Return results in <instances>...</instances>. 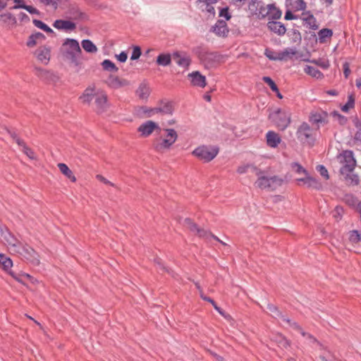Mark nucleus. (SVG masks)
I'll return each mask as SVG.
<instances>
[{
  "mask_svg": "<svg viewBox=\"0 0 361 361\" xmlns=\"http://www.w3.org/2000/svg\"><path fill=\"white\" fill-rule=\"evenodd\" d=\"M153 140V147L158 152L169 150L177 141L178 133L173 128H163Z\"/></svg>",
  "mask_w": 361,
  "mask_h": 361,
  "instance_id": "1",
  "label": "nucleus"
},
{
  "mask_svg": "<svg viewBox=\"0 0 361 361\" xmlns=\"http://www.w3.org/2000/svg\"><path fill=\"white\" fill-rule=\"evenodd\" d=\"M60 54L63 59L73 66H78L81 49L77 40L67 38L60 48Z\"/></svg>",
  "mask_w": 361,
  "mask_h": 361,
  "instance_id": "2",
  "label": "nucleus"
},
{
  "mask_svg": "<svg viewBox=\"0 0 361 361\" xmlns=\"http://www.w3.org/2000/svg\"><path fill=\"white\" fill-rule=\"evenodd\" d=\"M12 267L13 261L11 259L4 254L0 253V267L8 272L15 280L23 285H25L27 281H30L32 283H35L37 281L35 279L27 273H16L11 271Z\"/></svg>",
  "mask_w": 361,
  "mask_h": 361,
  "instance_id": "3",
  "label": "nucleus"
},
{
  "mask_svg": "<svg viewBox=\"0 0 361 361\" xmlns=\"http://www.w3.org/2000/svg\"><path fill=\"white\" fill-rule=\"evenodd\" d=\"M290 117L291 113L288 109H276L269 114L270 120L281 130L289 126Z\"/></svg>",
  "mask_w": 361,
  "mask_h": 361,
  "instance_id": "4",
  "label": "nucleus"
},
{
  "mask_svg": "<svg viewBox=\"0 0 361 361\" xmlns=\"http://www.w3.org/2000/svg\"><path fill=\"white\" fill-rule=\"evenodd\" d=\"M337 161L341 164L340 172L341 174L348 176L355 169L356 161L352 151L346 150L337 157Z\"/></svg>",
  "mask_w": 361,
  "mask_h": 361,
  "instance_id": "5",
  "label": "nucleus"
},
{
  "mask_svg": "<svg viewBox=\"0 0 361 361\" xmlns=\"http://www.w3.org/2000/svg\"><path fill=\"white\" fill-rule=\"evenodd\" d=\"M0 240L6 246L11 253L18 251L22 243L7 229L0 226Z\"/></svg>",
  "mask_w": 361,
  "mask_h": 361,
  "instance_id": "6",
  "label": "nucleus"
},
{
  "mask_svg": "<svg viewBox=\"0 0 361 361\" xmlns=\"http://www.w3.org/2000/svg\"><path fill=\"white\" fill-rule=\"evenodd\" d=\"M298 139L303 144L312 145L316 138V130L312 129L307 123H302L298 128Z\"/></svg>",
  "mask_w": 361,
  "mask_h": 361,
  "instance_id": "7",
  "label": "nucleus"
},
{
  "mask_svg": "<svg viewBox=\"0 0 361 361\" xmlns=\"http://www.w3.org/2000/svg\"><path fill=\"white\" fill-rule=\"evenodd\" d=\"M219 149L214 146H200L195 148L192 154L204 162H209L218 154Z\"/></svg>",
  "mask_w": 361,
  "mask_h": 361,
  "instance_id": "8",
  "label": "nucleus"
},
{
  "mask_svg": "<svg viewBox=\"0 0 361 361\" xmlns=\"http://www.w3.org/2000/svg\"><path fill=\"white\" fill-rule=\"evenodd\" d=\"M143 113L145 114L147 117H153L157 114L161 115H171L173 111V108L171 102H161L157 106L153 108L142 107Z\"/></svg>",
  "mask_w": 361,
  "mask_h": 361,
  "instance_id": "9",
  "label": "nucleus"
},
{
  "mask_svg": "<svg viewBox=\"0 0 361 361\" xmlns=\"http://www.w3.org/2000/svg\"><path fill=\"white\" fill-rule=\"evenodd\" d=\"M267 309L273 317H281L283 319V321L286 322L288 324H290V326L298 330L301 335L304 337H306L307 339H309L310 342L316 341L315 338H313L310 334L305 333L295 322H291L289 319L285 318L283 315H281V313L277 310L276 307H275L274 305L269 304Z\"/></svg>",
  "mask_w": 361,
  "mask_h": 361,
  "instance_id": "10",
  "label": "nucleus"
},
{
  "mask_svg": "<svg viewBox=\"0 0 361 361\" xmlns=\"http://www.w3.org/2000/svg\"><path fill=\"white\" fill-rule=\"evenodd\" d=\"M16 254L24 257L33 265L37 266L39 264L38 254L28 245H24L22 244Z\"/></svg>",
  "mask_w": 361,
  "mask_h": 361,
  "instance_id": "11",
  "label": "nucleus"
},
{
  "mask_svg": "<svg viewBox=\"0 0 361 361\" xmlns=\"http://www.w3.org/2000/svg\"><path fill=\"white\" fill-rule=\"evenodd\" d=\"M161 128L159 123L148 120L140 125L137 128V131L140 133V135L144 137L150 136L154 132L160 133Z\"/></svg>",
  "mask_w": 361,
  "mask_h": 361,
  "instance_id": "12",
  "label": "nucleus"
},
{
  "mask_svg": "<svg viewBox=\"0 0 361 361\" xmlns=\"http://www.w3.org/2000/svg\"><path fill=\"white\" fill-rule=\"evenodd\" d=\"M249 10L253 16L259 20L264 19L268 16L269 4L265 5L262 1H252L249 4Z\"/></svg>",
  "mask_w": 361,
  "mask_h": 361,
  "instance_id": "13",
  "label": "nucleus"
},
{
  "mask_svg": "<svg viewBox=\"0 0 361 361\" xmlns=\"http://www.w3.org/2000/svg\"><path fill=\"white\" fill-rule=\"evenodd\" d=\"M296 184L299 186H305L308 188L319 190L322 185L316 178L311 176L308 172L304 175V177L296 178L295 180Z\"/></svg>",
  "mask_w": 361,
  "mask_h": 361,
  "instance_id": "14",
  "label": "nucleus"
},
{
  "mask_svg": "<svg viewBox=\"0 0 361 361\" xmlns=\"http://www.w3.org/2000/svg\"><path fill=\"white\" fill-rule=\"evenodd\" d=\"M94 105L97 114H103L109 109V104L107 101V96L103 91L101 90L96 94Z\"/></svg>",
  "mask_w": 361,
  "mask_h": 361,
  "instance_id": "15",
  "label": "nucleus"
},
{
  "mask_svg": "<svg viewBox=\"0 0 361 361\" xmlns=\"http://www.w3.org/2000/svg\"><path fill=\"white\" fill-rule=\"evenodd\" d=\"M190 85L193 87L204 88L207 85L206 77L200 71H192L188 75Z\"/></svg>",
  "mask_w": 361,
  "mask_h": 361,
  "instance_id": "16",
  "label": "nucleus"
},
{
  "mask_svg": "<svg viewBox=\"0 0 361 361\" xmlns=\"http://www.w3.org/2000/svg\"><path fill=\"white\" fill-rule=\"evenodd\" d=\"M218 0H198L197 1V8L208 17H214L215 15V9L213 4H216Z\"/></svg>",
  "mask_w": 361,
  "mask_h": 361,
  "instance_id": "17",
  "label": "nucleus"
},
{
  "mask_svg": "<svg viewBox=\"0 0 361 361\" xmlns=\"http://www.w3.org/2000/svg\"><path fill=\"white\" fill-rule=\"evenodd\" d=\"M35 55L40 63L47 65L51 58V47L47 45L41 46L35 51Z\"/></svg>",
  "mask_w": 361,
  "mask_h": 361,
  "instance_id": "18",
  "label": "nucleus"
},
{
  "mask_svg": "<svg viewBox=\"0 0 361 361\" xmlns=\"http://www.w3.org/2000/svg\"><path fill=\"white\" fill-rule=\"evenodd\" d=\"M100 91V90L96 89L94 85L89 86L83 91L79 99L82 104H90L93 99H95L96 94Z\"/></svg>",
  "mask_w": 361,
  "mask_h": 361,
  "instance_id": "19",
  "label": "nucleus"
},
{
  "mask_svg": "<svg viewBox=\"0 0 361 361\" xmlns=\"http://www.w3.org/2000/svg\"><path fill=\"white\" fill-rule=\"evenodd\" d=\"M185 224L192 231L197 233L200 236L205 238L211 237L219 241L223 245H226L224 243L221 241L217 237L214 236V235L211 234L207 231L199 228L195 224H194L190 219H186Z\"/></svg>",
  "mask_w": 361,
  "mask_h": 361,
  "instance_id": "20",
  "label": "nucleus"
},
{
  "mask_svg": "<svg viewBox=\"0 0 361 361\" xmlns=\"http://www.w3.org/2000/svg\"><path fill=\"white\" fill-rule=\"evenodd\" d=\"M35 71L36 75L44 81L56 82L59 80V77L54 73L46 69L36 68Z\"/></svg>",
  "mask_w": 361,
  "mask_h": 361,
  "instance_id": "21",
  "label": "nucleus"
},
{
  "mask_svg": "<svg viewBox=\"0 0 361 361\" xmlns=\"http://www.w3.org/2000/svg\"><path fill=\"white\" fill-rule=\"evenodd\" d=\"M173 58L178 66L186 69L189 68L191 63V59L186 54L176 52L173 54Z\"/></svg>",
  "mask_w": 361,
  "mask_h": 361,
  "instance_id": "22",
  "label": "nucleus"
},
{
  "mask_svg": "<svg viewBox=\"0 0 361 361\" xmlns=\"http://www.w3.org/2000/svg\"><path fill=\"white\" fill-rule=\"evenodd\" d=\"M53 26L57 30L63 31H72L76 27L73 22L67 20H56L53 23Z\"/></svg>",
  "mask_w": 361,
  "mask_h": 361,
  "instance_id": "23",
  "label": "nucleus"
},
{
  "mask_svg": "<svg viewBox=\"0 0 361 361\" xmlns=\"http://www.w3.org/2000/svg\"><path fill=\"white\" fill-rule=\"evenodd\" d=\"M198 57L207 65H212L213 63L218 60V56L216 53L209 52L206 50L199 52Z\"/></svg>",
  "mask_w": 361,
  "mask_h": 361,
  "instance_id": "24",
  "label": "nucleus"
},
{
  "mask_svg": "<svg viewBox=\"0 0 361 361\" xmlns=\"http://www.w3.org/2000/svg\"><path fill=\"white\" fill-rule=\"evenodd\" d=\"M257 180L255 183V185L262 190L270 189L271 177L263 175L262 171L257 173Z\"/></svg>",
  "mask_w": 361,
  "mask_h": 361,
  "instance_id": "25",
  "label": "nucleus"
},
{
  "mask_svg": "<svg viewBox=\"0 0 361 361\" xmlns=\"http://www.w3.org/2000/svg\"><path fill=\"white\" fill-rule=\"evenodd\" d=\"M45 36L44 34L37 32L29 36L26 42L27 47L32 48L39 44H41L45 40Z\"/></svg>",
  "mask_w": 361,
  "mask_h": 361,
  "instance_id": "26",
  "label": "nucleus"
},
{
  "mask_svg": "<svg viewBox=\"0 0 361 361\" xmlns=\"http://www.w3.org/2000/svg\"><path fill=\"white\" fill-rule=\"evenodd\" d=\"M212 30L213 32L219 37H225L228 32L226 23L223 20H218Z\"/></svg>",
  "mask_w": 361,
  "mask_h": 361,
  "instance_id": "27",
  "label": "nucleus"
},
{
  "mask_svg": "<svg viewBox=\"0 0 361 361\" xmlns=\"http://www.w3.org/2000/svg\"><path fill=\"white\" fill-rule=\"evenodd\" d=\"M267 27L271 32L277 34L278 35L282 36L286 32V28L283 23L278 21H269L267 23Z\"/></svg>",
  "mask_w": 361,
  "mask_h": 361,
  "instance_id": "28",
  "label": "nucleus"
},
{
  "mask_svg": "<svg viewBox=\"0 0 361 361\" xmlns=\"http://www.w3.org/2000/svg\"><path fill=\"white\" fill-rule=\"evenodd\" d=\"M267 144L269 147L276 148L281 142V137L274 131H268L266 134Z\"/></svg>",
  "mask_w": 361,
  "mask_h": 361,
  "instance_id": "29",
  "label": "nucleus"
},
{
  "mask_svg": "<svg viewBox=\"0 0 361 361\" xmlns=\"http://www.w3.org/2000/svg\"><path fill=\"white\" fill-rule=\"evenodd\" d=\"M327 114L325 111H313L310 116V121L314 124L319 125L326 122Z\"/></svg>",
  "mask_w": 361,
  "mask_h": 361,
  "instance_id": "30",
  "label": "nucleus"
},
{
  "mask_svg": "<svg viewBox=\"0 0 361 361\" xmlns=\"http://www.w3.org/2000/svg\"><path fill=\"white\" fill-rule=\"evenodd\" d=\"M282 11L276 7L275 4H269L267 18L270 21L279 20L281 18Z\"/></svg>",
  "mask_w": 361,
  "mask_h": 361,
  "instance_id": "31",
  "label": "nucleus"
},
{
  "mask_svg": "<svg viewBox=\"0 0 361 361\" xmlns=\"http://www.w3.org/2000/svg\"><path fill=\"white\" fill-rule=\"evenodd\" d=\"M0 23L13 27L16 25L17 20L11 13L6 12L0 15Z\"/></svg>",
  "mask_w": 361,
  "mask_h": 361,
  "instance_id": "32",
  "label": "nucleus"
},
{
  "mask_svg": "<svg viewBox=\"0 0 361 361\" xmlns=\"http://www.w3.org/2000/svg\"><path fill=\"white\" fill-rule=\"evenodd\" d=\"M298 53L295 48L288 47L279 51V61H287L292 59L295 55Z\"/></svg>",
  "mask_w": 361,
  "mask_h": 361,
  "instance_id": "33",
  "label": "nucleus"
},
{
  "mask_svg": "<svg viewBox=\"0 0 361 361\" xmlns=\"http://www.w3.org/2000/svg\"><path fill=\"white\" fill-rule=\"evenodd\" d=\"M302 19L310 29L317 30L318 28L316 18L310 13H302Z\"/></svg>",
  "mask_w": 361,
  "mask_h": 361,
  "instance_id": "34",
  "label": "nucleus"
},
{
  "mask_svg": "<svg viewBox=\"0 0 361 361\" xmlns=\"http://www.w3.org/2000/svg\"><path fill=\"white\" fill-rule=\"evenodd\" d=\"M332 35H333L332 30L330 29H328V28L322 29L317 33L318 40H319V43L326 42L329 39H331Z\"/></svg>",
  "mask_w": 361,
  "mask_h": 361,
  "instance_id": "35",
  "label": "nucleus"
},
{
  "mask_svg": "<svg viewBox=\"0 0 361 361\" xmlns=\"http://www.w3.org/2000/svg\"><path fill=\"white\" fill-rule=\"evenodd\" d=\"M58 167L60 171L68 178H69L72 182L76 181V178L73 175L72 171L68 168V166L63 163H59L58 164Z\"/></svg>",
  "mask_w": 361,
  "mask_h": 361,
  "instance_id": "36",
  "label": "nucleus"
},
{
  "mask_svg": "<svg viewBox=\"0 0 361 361\" xmlns=\"http://www.w3.org/2000/svg\"><path fill=\"white\" fill-rule=\"evenodd\" d=\"M137 95L142 99H146L148 98L150 94V88L149 87L145 84L142 83L140 85L139 87L136 91Z\"/></svg>",
  "mask_w": 361,
  "mask_h": 361,
  "instance_id": "37",
  "label": "nucleus"
},
{
  "mask_svg": "<svg viewBox=\"0 0 361 361\" xmlns=\"http://www.w3.org/2000/svg\"><path fill=\"white\" fill-rule=\"evenodd\" d=\"M128 84L127 80H121L118 77H110L108 80V85L113 88H119Z\"/></svg>",
  "mask_w": 361,
  "mask_h": 361,
  "instance_id": "38",
  "label": "nucleus"
},
{
  "mask_svg": "<svg viewBox=\"0 0 361 361\" xmlns=\"http://www.w3.org/2000/svg\"><path fill=\"white\" fill-rule=\"evenodd\" d=\"M16 143L20 146L22 149L21 150L31 159H35V154L34 152L26 146L25 142L19 138H15Z\"/></svg>",
  "mask_w": 361,
  "mask_h": 361,
  "instance_id": "39",
  "label": "nucleus"
},
{
  "mask_svg": "<svg viewBox=\"0 0 361 361\" xmlns=\"http://www.w3.org/2000/svg\"><path fill=\"white\" fill-rule=\"evenodd\" d=\"M304 71L306 74L316 79H322L324 78V74L320 71L310 66H306Z\"/></svg>",
  "mask_w": 361,
  "mask_h": 361,
  "instance_id": "40",
  "label": "nucleus"
},
{
  "mask_svg": "<svg viewBox=\"0 0 361 361\" xmlns=\"http://www.w3.org/2000/svg\"><path fill=\"white\" fill-rule=\"evenodd\" d=\"M171 57L169 54H161L157 56V63L162 66H169L171 63Z\"/></svg>",
  "mask_w": 361,
  "mask_h": 361,
  "instance_id": "41",
  "label": "nucleus"
},
{
  "mask_svg": "<svg viewBox=\"0 0 361 361\" xmlns=\"http://www.w3.org/2000/svg\"><path fill=\"white\" fill-rule=\"evenodd\" d=\"M270 183V190H274L282 186L284 184L285 180L283 178L281 177L274 176L271 177Z\"/></svg>",
  "mask_w": 361,
  "mask_h": 361,
  "instance_id": "42",
  "label": "nucleus"
},
{
  "mask_svg": "<svg viewBox=\"0 0 361 361\" xmlns=\"http://www.w3.org/2000/svg\"><path fill=\"white\" fill-rule=\"evenodd\" d=\"M82 47L85 51L89 53H95L97 51V47L89 39H84L81 42Z\"/></svg>",
  "mask_w": 361,
  "mask_h": 361,
  "instance_id": "43",
  "label": "nucleus"
},
{
  "mask_svg": "<svg viewBox=\"0 0 361 361\" xmlns=\"http://www.w3.org/2000/svg\"><path fill=\"white\" fill-rule=\"evenodd\" d=\"M273 340L279 345L280 348H287L289 346L288 341L281 334H277L274 336Z\"/></svg>",
  "mask_w": 361,
  "mask_h": 361,
  "instance_id": "44",
  "label": "nucleus"
},
{
  "mask_svg": "<svg viewBox=\"0 0 361 361\" xmlns=\"http://www.w3.org/2000/svg\"><path fill=\"white\" fill-rule=\"evenodd\" d=\"M291 8L296 11H301L305 8L306 4L302 0H289Z\"/></svg>",
  "mask_w": 361,
  "mask_h": 361,
  "instance_id": "45",
  "label": "nucleus"
},
{
  "mask_svg": "<svg viewBox=\"0 0 361 361\" xmlns=\"http://www.w3.org/2000/svg\"><path fill=\"white\" fill-rule=\"evenodd\" d=\"M264 55L271 61H279V52H276L269 48L265 49Z\"/></svg>",
  "mask_w": 361,
  "mask_h": 361,
  "instance_id": "46",
  "label": "nucleus"
},
{
  "mask_svg": "<svg viewBox=\"0 0 361 361\" xmlns=\"http://www.w3.org/2000/svg\"><path fill=\"white\" fill-rule=\"evenodd\" d=\"M102 65L103 68L106 71L112 72H116L118 71V68L115 66V64L109 59L104 60Z\"/></svg>",
  "mask_w": 361,
  "mask_h": 361,
  "instance_id": "47",
  "label": "nucleus"
},
{
  "mask_svg": "<svg viewBox=\"0 0 361 361\" xmlns=\"http://www.w3.org/2000/svg\"><path fill=\"white\" fill-rule=\"evenodd\" d=\"M355 105V99L354 97L350 94L348 96V102L345 104L341 106V110L343 112H348L350 109H353Z\"/></svg>",
  "mask_w": 361,
  "mask_h": 361,
  "instance_id": "48",
  "label": "nucleus"
},
{
  "mask_svg": "<svg viewBox=\"0 0 361 361\" xmlns=\"http://www.w3.org/2000/svg\"><path fill=\"white\" fill-rule=\"evenodd\" d=\"M310 62L317 65L323 69H327L330 66L329 60L325 59H313L311 60Z\"/></svg>",
  "mask_w": 361,
  "mask_h": 361,
  "instance_id": "49",
  "label": "nucleus"
},
{
  "mask_svg": "<svg viewBox=\"0 0 361 361\" xmlns=\"http://www.w3.org/2000/svg\"><path fill=\"white\" fill-rule=\"evenodd\" d=\"M33 24L38 28L44 30L46 32L51 33L53 30L44 23L39 20H33Z\"/></svg>",
  "mask_w": 361,
  "mask_h": 361,
  "instance_id": "50",
  "label": "nucleus"
},
{
  "mask_svg": "<svg viewBox=\"0 0 361 361\" xmlns=\"http://www.w3.org/2000/svg\"><path fill=\"white\" fill-rule=\"evenodd\" d=\"M291 169L292 170L298 173V174H307V171L305 169L303 168L302 166H301L300 164L297 162H294L291 164Z\"/></svg>",
  "mask_w": 361,
  "mask_h": 361,
  "instance_id": "51",
  "label": "nucleus"
},
{
  "mask_svg": "<svg viewBox=\"0 0 361 361\" xmlns=\"http://www.w3.org/2000/svg\"><path fill=\"white\" fill-rule=\"evenodd\" d=\"M331 116L334 121L338 122L341 125H344L347 122V118L337 111L332 112Z\"/></svg>",
  "mask_w": 361,
  "mask_h": 361,
  "instance_id": "52",
  "label": "nucleus"
},
{
  "mask_svg": "<svg viewBox=\"0 0 361 361\" xmlns=\"http://www.w3.org/2000/svg\"><path fill=\"white\" fill-rule=\"evenodd\" d=\"M41 4L46 6H49L52 9H56L59 3V0H38Z\"/></svg>",
  "mask_w": 361,
  "mask_h": 361,
  "instance_id": "53",
  "label": "nucleus"
},
{
  "mask_svg": "<svg viewBox=\"0 0 361 361\" xmlns=\"http://www.w3.org/2000/svg\"><path fill=\"white\" fill-rule=\"evenodd\" d=\"M316 170L319 173L320 176L323 177L325 180H328L329 178V172L324 166L318 165L316 167Z\"/></svg>",
  "mask_w": 361,
  "mask_h": 361,
  "instance_id": "54",
  "label": "nucleus"
},
{
  "mask_svg": "<svg viewBox=\"0 0 361 361\" xmlns=\"http://www.w3.org/2000/svg\"><path fill=\"white\" fill-rule=\"evenodd\" d=\"M262 80L264 82H266L274 92H278V87L273 80L267 76H264L262 78Z\"/></svg>",
  "mask_w": 361,
  "mask_h": 361,
  "instance_id": "55",
  "label": "nucleus"
},
{
  "mask_svg": "<svg viewBox=\"0 0 361 361\" xmlns=\"http://www.w3.org/2000/svg\"><path fill=\"white\" fill-rule=\"evenodd\" d=\"M250 169H255L252 164H245L239 166L237 169V172L240 174H244L248 172Z\"/></svg>",
  "mask_w": 361,
  "mask_h": 361,
  "instance_id": "56",
  "label": "nucleus"
},
{
  "mask_svg": "<svg viewBox=\"0 0 361 361\" xmlns=\"http://www.w3.org/2000/svg\"><path fill=\"white\" fill-rule=\"evenodd\" d=\"M350 240L353 243H357L361 240V233L357 231H353L350 233Z\"/></svg>",
  "mask_w": 361,
  "mask_h": 361,
  "instance_id": "57",
  "label": "nucleus"
},
{
  "mask_svg": "<svg viewBox=\"0 0 361 361\" xmlns=\"http://www.w3.org/2000/svg\"><path fill=\"white\" fill-rule=\"evenodd\" d=\"M141 55V50L139 47H134L133 53L130 56L131 60H137L140 58Z\"/></svg>",
  "mask_w": 361,
  "mask_h": 361,
  "instance_id": "58",
  "label": "nucleus"
},
{
  "mask_svg": "<svg viewBox=\"0 0 361 361\" xmlns=\"http://www.w3.org/2000/svg\"><path fill=\"white\" fill-rule=\"evenodd\" d=\"M219 17L222 18H225L226 20L231 18V15L228 12V8H223L220 9L219 11Z\"/></svg>",
  "mask_w": 361,
  "mask_h": 361,
  "instance_id": "59",
  "label": "nucleus"
},
{
  "mask_svg": "<svg viewBox=\"0 0 361 361\" xmlns=\"http://www.w3.org/2000/svg\"><path fill=\"white\" fill-rule=\"evenodd\" d=\"M343 213V209L341 207H336L334 212H333V216L336 219H339L341 218Z\"/></svg>",
  "mask_w": 361,
  "mask_h": 361,
  "instance_id": "60",
  "label": "nucleus"
},
{
  "mask_svg": "<svg viewBox=\"0 0 361 361\" xmlns=\"http://www.w3.org/2000/svg\"><path fill=\"white\" fill-rule=\"evenodd\" d=\"M13 2L15 4L14 6H11V9H18L23 8L25 7V2L23 0H13Z\"/></svg>",
  "mask_w": 361,
  "mask_h": 361,
  "instance_id": "61",
  "label": "nucleus"
},
{
  "mask_svg": "<svg viewBox=\"0 0 361 361\" xmlns=\"http://www.w3.org/2000/svg\"><path fill=\"white\" fill-rule=\"evenodd\" d=\"M23 9H25L27 11H28L31 14H38L39 11L37 8L32 6H27L25 4V7L23 8Z\"/></svg>",
  "mask_w": 361,
  "mask_h": 361,
  "instance_id": "62",
  "label": "nucleus"
},
{
  "mask_svg": "<svg viewBox=\"0 0 361 361\" xmlns=\"http://www.w3.org/2000/svg\"><path fill=\"white\" fill-rule=\"evenodd\" d=\"M96 178L98 180L102 182L104 184H106V185H109L111 186H114V184L111 182H110L109 180H108L106 178H105L104 176H102V175H97L96 176Z\"/></svg>",
  "mask_w": 361,
  "mask_h": 361,
  "instance_id": "63",
  "label": "nucleus"
},
{
  "mask_svg": "<svg viewBox=\"0 0 361 361\" xmlns=\"http://www.w3.org/2000/svg\"><path fill=\"white\" fill-rule=\"evenodd\" d=\"M18 19L22 21V22H28L30 20V18L29 16L23 13V12H20L18 15Z\"/></svg>",
  "mask_w": 361,
  "mask_h": 361,
  "instance_id": "64",
  "label": "nucleus"
}]
</instances>
